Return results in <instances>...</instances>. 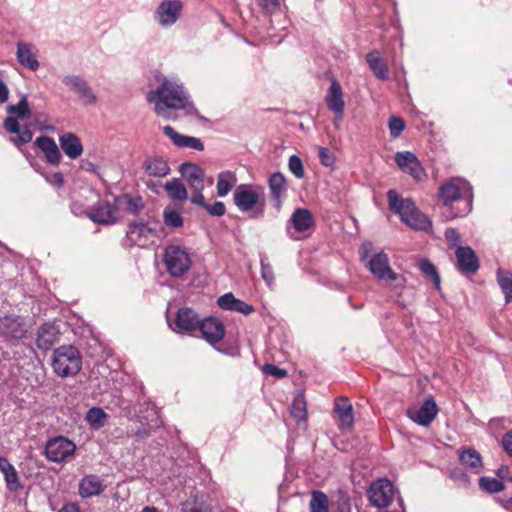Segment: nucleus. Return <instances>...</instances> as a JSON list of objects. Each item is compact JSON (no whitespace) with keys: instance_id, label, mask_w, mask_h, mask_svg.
I'll list each match as a JSON object with an SVG mask.
<instances>
[{"instance_id":"nucleus-1","label":"nucleus","mask_w":512,"mask_h":512,"mask_svg":"<svg viewBox=\"0 0 512 512\" xmlns=\"http://www.w3.org/2000/svg\"><path fill=\"white\" fill-rule=\"evenodd\" d=\"M147 101L154 106V112L166 120L175 119L174 111L182 110L186 115H197L191 96L183 83L175 77H164L160 85L147 93Z\"/></svg>"},{"instance_id":"nucleus-2","label":"nucleus","mask_w":512,"mask_h":512,"mask_svg":"<svg viewBox=\"0 0 512 512\" xmlns=\"http://www.w3.org/2000/svg\"><path fill=\"white\" fill-rule=\"evenodd\" d=\"M437 198L447 220L465 217L472 210L473 191L465 179L455 177L445 181L438 188Z\"/></svg>"},{"instance_id":"nucleus-3","label":"nucleus","mask_w":512,"mask_h":512,"mask_svg":"<svg viewBox=\"0 0 512 512\" xmlns=\"http://www.w3.org/2000/svg\"><path fill=\"white\" fill-rule=\"evenodd\" d=\"M387 199L390 210L397 214L403 223L414 230H432V221L417 208L411 198H402L396 190L390 189L387 192Z\"/></svg>"},{"instance_id":"nucleus-4","label":"nucleus","mask_w":512,"mask_h":512,"mask_svg":"<svg viewBox=\"0 0 512 512\" xmlns=\"http://www.w3.org/2000/svg\"><path fill=\"white\" fill-rule=\"evenodd\" d=\"M234 205L239 211L248 213L251 219H262L266 211V196L263 186L239 185L233 194Z\"/></svg>"},{"instance_id":"nucleus-5","label":"nucleus","mask_w":512,"mask_h":512,"mask_svg":"<svg viewBox=\"0 0 512 512\" xmlns=\"http://www.w3.org/2000/svg\"><path fill=\"white\" fill-rule=\"evenodd\" d=\"M8 114L13 115L6 117L3 122L4 129L11 133L16 134L10 141L17 147L29 143L33 138V133L28 125L20 126L18 119H29L32 116V111L28 105L27 97L22 95L19 102L15 105H8L6 108Z\"/></svg>"},{"instance_id":"nucleus-6","label":"nucleus","mask_w":512,"mask_h":512,"mask_svg":"<svg viewBox=\"0 0 512 512\" xmlns=\"http://www.w3.org/2000/svg\"><path fill=\"white\" fill-rule=\"evenodd\" d=\"M372 250L373 243L370 241L364 242L359 249L360 259L369 272L379 280H397L400 276L391 268L388 255L380 251L370 256Z\"/></svg>"},{"instance_id":"nucleus-7","label":"nucleus","mask_w":512,"mask_h":512,"mask_svg":"<svg viewBox=\"0 0 512 512\" xmlns=\"http://www.w3.org/2000/svg\"><path fill=\"white\" fill-rule=\"evenodd\" d=\"M52 367L60 377L76 375L82 368L79 350L72 345H62L53 351Z\"/></svg>"},{"instance_id":"nucleus-8","label":"nucleus","mask_w":512,"mask_h":512,"mask_svg":"<svg viewBox=\"0 0 512 512\" xmlns=\"http://www.w3.org/2000/svg\"><path fill=\"white\" fill-rule=\"evenodd\" d=\"M163 264L170 277L181 279L191 269L192 259L185 247L178 244H170L164 249Z\"/></svg>"},{"instance_id":"nucleus-9","label":"nucleus","mask_w":512,"mask_h":512,"mask_svg":"<svg viewBox=\"0 0 512 512\" xmlns=\"http://www.w3.org/2000/svg\"><path fill=\"white\" fill-rule=\"evenodd\" d=\"M31 328V321L23 315L5 313L0 316V335L8 342L26 338Z\"/></svg>"},{"instance_id":"nucleus-10","label":"nucleus","mask_w":512,"mask_h":512,"mask_svg":"<svg viewBox=\"0 0 512 512\" xmlns=\"http://www.w3.org/2000/svg\"><path fill=\"white\" fill-rule=\"evenodd\" d=\"M157 236L156 226H152L150 223L142 220L133 221L128 225L123 246L147 248L155 242Z\"/></svg>"},{"instance_id":"nucleus-11","label":"nucleus","mask_w":512,"mask_h":512,"mask_svg":"<svg viewBox=\"0 0 512 512\" xmlns=\"http://www.w3.org/2000/svg\"><path fill=\"white\" fill-rule=\"evenodd\" d=\"M367 496L370 504L377 508L387 507L394 499L398 500V497H401L393 483L387 478L378 479L372 483L367 491Z\"/></svg>"},{"instance_id":"nucleus-12","label":"nucleus","mask_w":512,"mask_h":512,"mask_svg":"<svg viewBox=\"0 0 512 512\" xmlns=\"http://www.w3.org/2000/svg\"><path fill=\"white\" fill-rule=\"evenodd\" d=\"M182 9L180 0H163L153 13L154 21L162 28H170L180 19Z\"/></svg>"},{"instance_id":"nucleus-13","label":"nucleus","mask_w":512,"mask_h":512,"mask_svg":"<svg viewBox=\"0 0 512 512\" xmlns=\"http://www.w3.org/2000/svg\"><path fill=\"white\" fill-rule=\"evenodd\" d=\"M62 83L68 87L69 90L77 94L83 104L94 105L98 102L97 95L82 76L76 74L65 75L62 78Z\"/></svg>"},{"instance_id":"nucleus-14","label":"nucleus","mask_w":512,"mask_h":512,"mask_svg":"<svg viewBox=\"0 0 512 512\" xmlns=\"http://www.w3.org/2000/svg\"><path fill=\"white\" fill-rule=\"evenodd\" d=\"M199 322L200 319L192 308L182 307L177 311L175 320L169 322V326L176 333L192 334L198 330Z\"/></svg>"},{"instance_id":"nucleus-15","label":"nucleus","mask_w":512,"mask_h":512,"mask_svg":"<svg viewBox=\"0 0 512 512\" xmlns=\"http://www.w3.org/2000/svg\"><path fill=\"white\" fill-rule=\"evenodd\" d=\"M75 449L76 446L72 441L63 436H58L47 442L45 454L49 460L60 463L73 455Z\"/></svg>"},{"instance_id":"nucleus-16","label":"nucleus","mask_w":512,"mask_h":512,"mask_svg":"<svg viewBox=\"0 0 512 512\" xmlns=\"http://www.w3.org/2000/svg\"><path fill=\"white\" fill-rule=\"evenodd\" d=\"M438 406L432 397L424 400L420 407H410L407 409V416L416 424L427 427L436 418Z\"/></svg>"},{"instance_id":"nucleus-17","label":"nucleus","mask_w":512,"mask_h":512,"mask_svg":"<svg viewBox=\"0 0 512 512\" xmlns=\"http://www.w3.org/2000/svg\"><path fill=\"white\" fill-rule=\"evenodd\" d=\"M267 183L271 205L277 212H279L287 197V180L281 172H274L269 176Z\"/></svg>"},{"instance_id":"nucleus-18","label":"nucleus","mask_w":512,"mask_h":512,"mask_svg":"<svg viewBox=\"0 0 512 512\" xmlns=\"http://www.w3.org/2000/svg\"><path fill=\"white\" fill-rule=\"evenodd\" d=\"M456 268L465 275L475 274L480 263L475 251L470 246H458L455 249Z\"/></svg>"},{"instance_id":"nucleus-19","label":"nucleus","mask_w":512,"mask_h":512,"mask_svg":"<svg viewBox=\"0 0 512 512\" xmlns=\"http://www.w3.org/2000/svg\"><path fill=\"white\" fill-rule=\"evenodd\" d=\"M198 330L203 338L214 347L225 335V327L222 321L215 317L200 320Z\"/></svg>"},{"instance_id":"nucleus-20","label":"nucleus","mask_w":512,"mask_h":512,"mask_svg":"<svg viewBox=\"0 0 512 512\" xmlns=\"http://www.w3.org/2000/svg\"><path fill=\"white\" fill-rule=\"evenodd\" d=\"M326 104L330 111L335 114V125L342 121L345 103L343 100L342 87L338 81L332 80L326 95Z\"/></svg>"},{"instance_id":"nucleus-21","label":"nucleus","mask_w":512,"mask_h":512,"mask_svg":"<svg viewBox=\"0 0 512 512\" xmlns=\"http://www.w3.org/2000/svg\"><path fill=\"white\" fill-rule=\"evenodd\" d=\"M89 217L95 223L114 224L117 221L116 208L107 201H99L92 207Z\"/></svg>"},{"instance_id":"nucleus-22","label":"nucleus","mask_w":512,"mask_h":512,"mask_svg":"<svg viewBox=\"0 0 512 512\" xmlns=\"http://www.w3.org/2000/svg\"><path fill=\"white\" fill-rule=\"evenodd\" d=\"M60 331L50 322L42 324L36 335V345L42 351H48L57 342Z\"/></svg>"},{"instance_id":"nucleus-23","label":"nucleus","mask_w":512,"mask_h":512,"mask_svg":"<svg viewBox=\"0 0 512 512\" xmlns=\"http://www.w3.org/2000/svg\"><path fill=\"white\" fill-rule=\"evenodd\" d=\"M163 133L170 138L173 144L177 147L190 148L196 151L204 150V145L199 138L180 134L169 125L163 127Z\"/></svg>"},{"instance_id":"nucleus-24","label":"nucleus","mask_w":512,"mask_h":512,"mask_svg":"<svg viewBox=\"0 0 512 512\" xmlns=\"http://www.w3.org/2000/svg\"><path fill=\"white\" fill-rule=\"evenodd\" d=\"M179 172L185 178L191 189L199 190L200 187H205V171L198 164L192 162L182 163Z\"/></svg>"},{"instance_id":"nucleus-25","label":"nucleus","mask_w":512,"mask_h":512,"mask_svg":"<svg viewBox=\"0 0 512 512\" xmlns=\"http://www.w3.org/2000/svg\"><path fill=\"white\" fill-rule=\"evenodd\" d=\"M35 145L43 152L46 161L54 166H58L61 161V152L53 138L49 136H39L35 140Z\"/></svg>"},{"instance_id":"nucleus-26","label":"nucleus","mask_w":512,"mask_h":512,"mask_svg":"<svg viewBox=\"0 0 512 512\" xmlns=\"http://www.w3.org/2000/svg\"><path fill=\"white\" fill-rule=\"evenodd\" d=\"M59 144L64 154L72 160L79 158L83 153V145L80 138L72 132L60 135Z\"/></svg>"},{"instance_id":"nucleus-27","label":"nucleus","mask_w":512,"mask_h":512,"mask_svg":"<svg viewBox=\"0 0 512 512\" xmlns=\"http://www.w3.org/2000/svg\"><path fill=\"white\" fill-rule=\"evenodd\" d=\"M142 168L146 175L155 178L166 177L171 172L168 162L161 156L147 157Z\"/></svg>"},{"instance_id":"nucleus-28","label":"nucleus","mask_w":512,"mask_h":512,"mask_svg":"<svg viewBox=\"0 0 512 512\" xmlns=\"http://www.w3.org/2000/svg\"><path fill=\"white\" fill-rule=\"evenodd\" d=\"M106 488L103 480L97 475H87L79 482V495L82 498H90L100 495Z\"/></svg>"},{"instance_id":"nucleus-29","label":"nucleus","mask_w":512,"mask_h":512,"mask_svg":"<svg viewBox=\"0 0 512 512\" xmlns=\"http://www.w3.org/2000/svg\"><path fill=\"white\" fill-rule=\"evenodd\" d=\"M35 46L30 43L18 42L16 57L18 62L25 68L36 71L40 64L36 58Z\"/></svg>"},{"instance_id":"nucleus-30","label":"nucleus","mask_w":512,"mask_h":512,"mask_svg":"<svg viewBox=\"0 0 512 512\" xmlns=\"http://www.w3.org/2000/svg\"><path fill=\"white\" fill-rule=\"evenodd\" d=\"M334 410L340 422V427L351 428L354 424L353 406L348 398L341 397L335 400Z\"/></svg>"},{"instance_id":"nucleus-31","label":"nucleus","mask_w":512,"mask_h":512,"mask_svg":"<svg viewBox=\"0 0 512 512\" xmlns=\"http://www.w3.org/2000/svg\"><path fill=\"white\" fill-rule=\"evenodd\" d=\"M459 461L471 473L479 474L483 468L482 457L474 448H467L459 451Z\"/></svg>"},{"instance_id":"nucleus-32","label":"nucleus","mask_w":512,"mask_h":512,"mask_svg":"<svg viewBox=\"0 0 512 512\" xmlns=\"http://www.w3.org/2000/svg\"><path fill=\"white\" fill-rule=\"evenodd\" d=\"M289 223L297 232H305L312 227L314 220L312 213L306 208H296L292 213Z\"/></svg>"},{"instance_id":"nucleus-33","label":"nucleus","mask_w":512,"mask_h":512,"mask_svg":"<svg viewBox=\"0 0 512 512\" xmlns=\"http://www.w3.org/2000/svg\"><path fill=\"white\" fill-rule=\"evenodd\" d=\"M366 61L379 80H387L389 78V69L385 61L382 59L380 53L376 50L370 51L366 54Z\"/></svg>"},{"instance_id":"nucleus-34","label":"nucleus","mask_w":512,"mask_h":512,"mask_svg":"<svg viewBox=\"0 0 512 512\" xmlns=\"http://www.w3.org/2000/svg\"><path fill=\"white\" fill-rule=\"evenodd\" d=\"M115 204L119 208H123L130 214H138L143 208L144 203L141 197L122 194L114 198Z\"/></svg>"},{"instance_id":"nucleus-35","label":"nucleus","mask_w":512,"mask_h":512,"mask_svg":"<svg viewBox=\"0 0 512 512\" xmlns=\"http://www.w3.org/2000/svg\"><path fill=\"white\" fill-rule=\"evenodd\" d=\"M236 183L237 176L235 172L230 170L221 171L217 176V195L219 197L227 196Z\"/></svg>"},{"instance_id":"nucleus-36","label":"nucleus","mask_w":512,"mask_h":512,"mask_svg":"<svg viewBox=\"0 0 512 512\" xmlns=\"http://www.w3.org/2000/svg\"><path fill=\"white\" fill-rule=\"evenodd\" d=\"M108 414L100 407H92L85 414V420L93 430L103 428L108 420Z\"/></svg>"},{"instance_id":"nucleus-37","label":"nucleus","mask_w":512,"mask_h":512,"mask_svg":"<svg viewBox=\"0 0 512 512\" xmlns=\"http://www.w3.org/2000/svg\"><path fill=\"white\" fill-rule=\"evenodd\" d=\"M309 511L331 512V504L329 502L328 496L320 490H313L311 492V498L309 502Z\"/></svg>"},{"instance_id":"nucleus-38","label":"nucleus","mask_w":512,"mask_h":512,"mask_svg":"<svg viewBox=\"0 0 512 512\" xmlns=\"http://www.w3.org/2000/svg\"><path fill=\"white\" fill-rule=\"evenodd\" d=\"M496 277L506 302L512 301V272L499 268Z\"/></svg>"},{"instance_id":"nucleus-39","label":"nucleus","mask_w":512,"mask_h":512,"mask_svg":"<svg viewBox=\"0 0 512 512\" xmlns=\"http://www.w3.org/2000/svg\"><path fill=\"white\" fill-rule=\"evenodd\" d=\"M164 188L168 196L173 200L182 201L187 199L188 197V193L185 186L177 178H174L171 181L166 182Z\"/></svg>"},{"instance_id":"nucleus-40","label":"nucleus","mask_w":512,"mask_h":512,"mask_svg":"<svg viewBox=\"0 0 512 512\" xmlns=\"http://www.w3.org/2000/svg\"><path fill=\"white\" fill-rule=\"evenodd\" d=\"M163 222L170 229H177L183 226L184 219L180 211L167 206L163 211Z\"/></svg>"},{"instance_id":"nucleus-41","label":"nucleus","mask_w":512,"mask_h":512,"mask_svg":"<svg viewBox=\"0 0 512 512\" xmlns=\"http://www.w3.org/2000/svg\"><path fill=\"white\" fill-rule=\"evenodd\" d=\"M291 415L298 421L307 419L306 402L302 394L297 395L290 406Z\"/></svg>"},{"instance_id":"nucleus-42","label":"nucleus","mask_w":512,"mask_h":512,"mask_svg":"<svg viewBox=\"0 0 512 512\" xmlns=\"http://www.w3.org/2000/svg\"><path fill=\"white\" fill-rule=\"evenodd\" d=\"M394 160L401 171L406 173L407 170L418 161V158L413 152L400 151L395 154Z\"/></svg>"},{"instance_id":"nucleus-43","label":"nucleus","mask_w":512,"mask_h":512,"mask_svg":"<svg viewBox=\"0 0 512 512\" xmlns=\"http://www.w3.org/2000/svg\"><path fill=\"white\" fill-rule=\"evenodd\" d=\"M420 271L429 276L437 290L440 289L441 279L435 265L428 259H423L419 262Z\"/></svg>"},{"instance_id":"nucleus-44","label":"nucleus","mask_w":512,"mask_h":512,"mask_svg":"<svg viewBox=\"0 0 512 512\" xmlns=\"http://www.w3.org/2000/svg\"><path fill=\"white\" fill-rule=\"evenodd\" d=\"M261 277L268 287H273L275 283V275L273 267L268 261L266 254H260Z\"/></svg>"},{"instance_id":"nucleus-45","label":"nucleus","mask_w":512,"mask_h":512,"mask_svg":"<svg viewBox=\"0 0 512 512\" xmlns=\"http://www.w3.org/2000/svg\"><path fill=\"white\" fill-rule=\"evenodd\" d=\"M479 486L483 491L489 493H497L504 489V484L502 481L487 476H483L479 479Z\"/></svg>"},{"instance_id":"nucleus-46","label":"nucleus","mask_w":512,"mask_h":512,"mask_svg":"<svg viewBox=\"0 0 512 512\" xmlns=\"http://www.w3.org/2000/svg\"><path fill=\"white\" fill-rule=\"evenodd\" d=\"M288 168L290 172L298 179H301L305 175V169L302 160L297 155H292L288 160Z\"/></svg>"},{"instance_id":"nucleus-47","label":"nucleus","mask_w":512,"mask_h":512,"mask_svg":"<svg viewBox=\"0 0 512 512\" xmlns=\"http://www.w3.org/2000/svg\"><path fill=\"white\" fill-rule=\"evenodd\" d=\"M331 512H351L349 497L346 494L341 493L336 501H332Z\"/></svg>"},{"instance_id":"nucleus-48","label":"nucleus","mask_w":512,"mask_h":512,"mask_svg":"<svg viewBox=\"0 0 512 512\" xmlns=\"http://www.w3.org/2000/svg\"><path fill=\"white\" fill-rule=\"evenodd\" d=\"M4 479H5L6 486L9 491L16 492V491L22 489V485L19 481V477H18V474H17V471L15 470V468H12L11 470H9L4 475Z\"/></svg>"},{"instance_id":"nucleus-49","label":"nucleus","mask_w":512,"mask_h":512,"mask_svg":"<svg viewBox=\"0 0 512 512\" xmlns=\"http://www.w3.org/2000/svg\"><path fill=\"white\" fill-rule=\"evenodd\" d=\"M388 127L390 135L393 138H397L405 128V122L402 118L397 116H391L389 118Z\"/></svg>"},{"instance_id":"nucleus-50","label":"nucleus","mask_w":512,"mask_h":512,"mask_svg":"<svg viewBox=\"0 0 512 512\" xmlns=\"http://www.w3.org/2000/svg\"><path fill=\"white\" fill-rule=\"evenodd\" d=\"M318 157L320 163L325 167H331L335 163V156L327 147H319Z\"/></svg>"},{"instance_id":"nucleus-51","label":"nucleus","mask_w":512,"mask_h":512,"mask_svg":"<svg viewBox=\"0 0 512 512\" xmlns=\"http://www.w3.org/2000/svg\"><path fill=\"white\" fill-rule=\"evenodd\" d=\"M445 239L448 242L449 246L452 248H457L458 246H462L461 243V237L456 228H447L445 230Z\"/></svg>"},{"instance_id":"nucleus-52","label":"nucleus","mask_w":512,"mask_h":512,"mask_svg":"<svg viewBox=\"0 0 512 512\" xmlns=\"http://www.w3.org/2000/svg\"><path fill=\"white\" fill-rule=\"evenodd\" d=\"M236 299L232 293H226L220 296L217 300V304L220 308L228 311H233L235 307Z\"/></svg>"},{"instance_id":"nucleus-53","label":"nucleus","mask_w":512,"mask_h":512,"mask_svg":"<svg viewBox=\"0 0 512 512\" xmlns=\"http://www.w3.org/2000/svg\"><path fill=\"white\" fill-rule=\"evenodd\" d=\"M406 174H409L416 181H422L427 177L426 171L419 160L407 170Z\"/></svg>"},{"instance_id":"nucleus-54","label":"nucleus","mask_w":512,"mask_h":512,"mask_svg":"<svg viewBox=\"0 0 512 512\" xmlns=\"http://www.w3.org/2000/svg\"><path fill=\"white\" fill-rule=\"evenodd\" d=\"M211 216L221 217L226 212L225 204L221 201H216L213 204H206L204 208Z\"/></svg>"},{"instance_id":"nucleus-55","label":"nucleus","mask_w":512,"mask_h":512,"mask_svg":"<svg viewBox=\"0 0 512 512\" xmlns=\"http://www.w3.org/2000/svg\"><path fill=\"white\" fill-rule=\"evenodd\" d=\"M257 4L267 13L272 14L279 8V0H256Z\"/></svg>"},{"instance_id":"nucleus-56","label":"nucleus","mask_w":512,"mask_h":512,"mask_svg":"<svg viewBox=\"0 0 512 512\" xmlns=\"http://www.w3.org/2000/svg\"><path fill=\"white\" fill-rule=\"evenodd\" d=\"M263 371L267 375L275 376L277 378H283L287 375V371L285 369H282L274 364H265Z\"/></svg>"},{"instance_id":"nucleus-57","label":"nucleus","mask_w":512,"mask_h":512,"mask_svg":"<svg viewBox=\"0 0 512 512\" xmlns=\"http://www.w3.org/2000/svg\"><path fill=\"white\" fill-rule=\"evenodd\" d=\"M192 190H193V194L190 198L191 203L201 206L204 209L205 205L207 204L205 202V199L203 196L204 187H200L199 190H197V189H192Z\"/></svg>"},{"instance_id":"nucleus-58","label":"nucleus","mask_w":512,"mask_h":512,"mask_svg":"<svg viewBox=\"0 0 512 512\" xmlns=\"http://www.w3.org/2000/svg\"><path fill=\"white\" fill-rule=\"evenodd\" d=\"M244 315H249L254 312V307L240 299H236L234 310Z\"/></svg>"},{"instance_id":"nucleus-59","label":"nucleus","mask_w":512,"mask_h":512,"mask_svg":"<svg viewBox=\"0 0 512 512\" xmlns=\"http://www.w3.org/2000/svg\"><path fill=\"white\" fill-rule=\"evenodd\" d=\"M501 444L504 451L512 457V431L504 434Z\"/></svg>"},{"instance_id":"nucleus-60","label":"nucleus","mask_w":512,"mask_h":512,"mask_svg":"<svg viewBox=\"0 0 512 512\" xmlns=\"http://www.w3.org/2000/svg\"><path fill=\"white\" fill-rule=\"evenodd\" d=\"M9 98V89L5 82L0 79V104L7 102Z\"/></svg>"},{"instance_id":"nucleus-61","label":"nucleus","mask_w":512,"mask_h":512,"mask_svg":"<svg viewBox=\"0 0 512 512\" xmlns=\"http://www.w3.org/2000/svg\"><path fill=\"white\" fill-rule=\"evenodd\" d=\"M48 181L59 188L64 185V178L60 172L54 173Z\"/></svg>"},{"instance_id":"nucleus-62","label":"nucleus","mask_w":512,"mask_h":512,"mask_svg":"<svg viewBox=\"0 0 512 512\" xmlns=\"http://www.w3.org/2000/svg\"><path fill=\"white\" fill-rule=\"evenodd\" d=\"M14 466L5 457H0V471L5 475Z\"/></svg>"},{"instance_id":"nucleus-63","label":"nucleus","mask_w":512,"mask_h":512,"mask_svg":"<svg viewBox=\"0 0 512 512\" xmlns=\"http://www.w3.org/2000/svg\"><path fill=\"white\" fill-rule=\"evenodd\" d=\"M58 512H81L78 504L68 503L65 504Z\"/></svg>"},{"instance_id":"nucleus-64","label":"nucleus","mask_w":512,"mask_h":512,"mask_svg":"<svg viewBox=\"0 0 512 512\" xmlns=\"http://www.w3.org/2000/svg\"><path fill=\"white\" fill-rule=\"evenodd\" d=\"M182 512H211V508L208 505L205 506H193L191 508H185Z\"/></svg>"}]
</instances>
